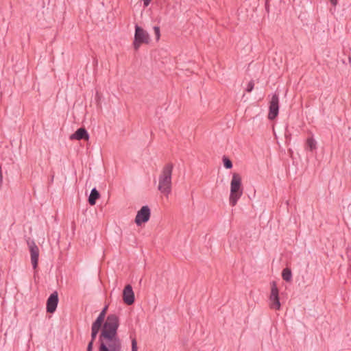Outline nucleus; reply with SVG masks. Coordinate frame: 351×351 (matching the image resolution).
<instances>
[{
  "instance_id": "f257e3e1",
  "label": "nucleus",
  "mask_w": 351,
  "mask_h": 351,
  "mask_svg": "<svg viewBox=\"0 0 351 351\" xmlns=\"http://www.w3.org/2000/svg\"><path fill=\"white\" fill-rule=\"evenodd\" d=\"M119 318L115 314L107 316L99 336V351H122V341L117 334Z\"/></svg>"
},
{
  "instance_id": "f03ea898",
  "label": "nucleus",
  "mask_w": 351,
  "mask_h": 351,
  "mask_svg": "<svg viewBox=\"0 0 351 351\" xmlns=\"http://www.w3.org/2000/svg\"><path fill=\"white\" fill-rule=\"evenodd\" d=\"M173 165L171 162L165 165L158 178V189L166 196L171 192V178Z\"/></svg>"
},
{
  "instance_id": "7ed1b4c3",
  "label": "nucleus",
  "mask_w": 351,
  "mask_h": 351,
  "mask_svg": "<svg viewBox=\"0 0 351 351\" xmlns=\"http://www.w3.org/2000/svg\"><path fill=\"white\" fill-rule=\"evenodd\" d=\"M242 195L241 177L239 173H234L230 182V204L232 206H235Z\"/></svg>"
},
{
  "instance_id": "20e7f679",
  "label": "nucleus",
  "mask_w": 351,
  "mask_h": 351,
  "mask_svg": "<svg viewBox=\"0 0 351 351\" xmlns=\"http://www.w3.org/2000/svg\"><path fill=\"white\" fill-rule=\"evenodd\" d=\"M149 41L150 36L148 32L141 27L136 25L134 38L133 41V47L134 49L138 50L142 45H147Z\"/></svg>"
},
{
  "instance_id": "39448f33",
  "label": "nucleus",
  "mask_w": 351,
  "mask_h": 351,
  "mask_svg": "<svg viewBox=\"0 0 351 351\" xmlns=\"http://www.w3.org/2000/svg\"><path fill=\"white\" fill-rule=\"evenodd\" d=\"M269 113L268 119L269 120L275 119L279 112V94L277 92L274 93L271 96L269 95Z\"/></svg>"
},
{
  "instance_id": "423d86ee",
  "label": "nucleus",
  "mask_w": 351,
  "mask_h": 351,
  "mask_svg": "<svg viewBox=\"0 0 351 351\" xmlns=\"http://www.w3.org/2000/svg\"><path fill=\"white\" fill-rule=\"evenodd\" d=\"M270 306L271 308L278 310L280 308V303L278 296V289L275 281H273L271 285V294H270Z\"/></svg>"
},
{
  "instance_id": "0eeeda50",
  "label": "nucleus",
  "mask_w": 351,
  "mask_h": 351,
  "mask_svg": "<svg viewBox=\"0 0 351 351\" xmlns=\"http://www.w3.org/2000/svg\"><path fill=\"white\" fill-rule=\"evenodd\" d=\"M150 209L148 206H143L136 214L135 217V223L140 226L143 223L149 221L150 217Z\"/></svg>"
},
{
  "instance_id": "6e6552de",
  "label": "nucleus",
  "mask_w": 351,
  "mask_h": 351,
  "mask_svg": "<svg viewBox=\"0 0 351 351\" xmlns=\"http://www.w3.org/2000/svg\"><path fill=\"white\" fill-rule=\"evenodd\" d=\"M58 304V294L57 291L52 293L47 300V312L53 313L56 311Z\"/></svg>"
},
{
  "instance_id": "1a4fd4ad",
  "label": "nucleus",
  "mask_w": 351,
  "mask_h": 351,
  "mask_svg": "<svg viewBox=\"0 0 351 351\" xmlns=\"http://www.w3.org/2000/svg\"><path fill=\"white\" fill-rule=\"evenodd\" d=\"M134 293L130 285H127L123 291V300L127 305H132L134 302Z\"/></svg>"
},
{
  "instance_id": "9d476101",
  "label": "nucleus",
  "mask_w": 351,
  "mask_h": 351,
  "mask_svg": "<svg viewBox=\"0 0 351 351\" xmlns=\"http://www.w3.org/2000/svg\"><path fill=\"white\" fill-rule=\"evenodd\" d=\"M29 250L31 254V261L34 269H36L38 265V256H39V249L38 246L32 242L29 244Z\"/></svg>"
},
{
  "instance_id": "9b49d317",
  "label": "nucleus",
  "mask_w": 351,
  "mask_h": 351,
  "mask_svg": "<svg viewBox=\"0 0 351 351\" xmlns=\"http://www.w3.org/2000/svg\"><path fill=\"white\" fill-rule=\"evenodd\" d=\"M89 138V134L87 130L84 128H80L77 129L75 133L70 136V139L73 140H88Z\"/></svg>"
},
{
  "instance_id": "f8f14e48",
  "label": "nucleus",
  "mask_w": 351,
  "mask_h": 351,
  "mask_svg": "<svg viewBox=\"0 0 351 351\" xmlns=\"http://www.w3.org/2000/svg\"><path fill=\"white\" fill-rule=\"evenodd\" d=\"M100 197L99 192L96 189V188H93L90 193L88 197V203L91 206H94L96 204L97 200Z\"/></svg>"
},
{
  "instance_id": "ddd939ff",
  "label": "nucleus",
  "mask_w": 351,
  "mask_h": 351,
  "mask_svg": "<svg viewBox=\"0 0 351 351\" xmlns=\"http://www.w3.org/2000/svg\"><path fill=\"white\" fill-rule=\"evenodd\" d=\"M282 277L284 280L286 282H290L292 278L291 271L289 268H285L282 270Z\"/></svg>"
},
{
  "instance_id": "4468645a",
  "label": "nucleus",
  "mask_w": 351,
  "mask_h": 351,
  "mask_svg": "<svg viewBox=\"0 0 351 351\" xmlns=\"http://www.w3.org/2000/svg\"><path fill=\"white\" fill-rule=\"evenodd\" d=\"M306 145L311 151L316 148V141L313 138H308L306 141Z\"/></svg>"
},
{
  "instance_id": "2eb2a0df",
  "label": "nucleus",
  "mask_w": 351,
  "mask_h": 351,
  "mask_svg": "<svg viewBox=\"0 0 351 351\" xmlns=\"http://www.w3.org/2000/svg\"><path fill=\"white\" fill-rule=\"evenodd\" d=\"M223 165L226 169H231L232 167V161L227 157L223 156Z\"/></svg>"
},
{
  "instance_id": "dca6fc26",
  "label": "nucleus",
  "mask_w": 351,
  "mask_h": 351,
  "mask_svg": "<svg viewBox=\"0 0 351 351\" xmlns=\"http://www.w3.org/2000/svg\"><path fill=\"white\" fill-rule=\"evenodd\" d=\"M154 34H155L156 40L157 41L159 40L160 37V32L159 27L155 26L154 27Z\"/></svg>"
},
{
  "instance_id": "f3484780",
  "label": "nucleus",
  "mask_w": 351,
  "mask_h": 351,
  "mask_svg": "<svg viewBox=\"0 0 351 351\" xmlns=\"http://www.w3.org/2000/svg\"><path fill=\"white\" fill-rule=\"evenodd\" d=\"M104 319L101 318V317H97L95 321L93 323V324L101 326L104 322Z\"/></svg>"
},
{
  "instance_id": "a211bd4d",
  "label": "nucleus",
  "mask_w": 351,
  "mask_h": 351,
  "mask_svg": "<svg viewBox=\"0 0 351 351\" xmlns=\"http://www.w3.org/2000/svg\"><path fill=\"white\" fill-rule=\"evenodd\" d=\"M137 341L135 338L132 339V351H137Z\"/></svg>"
},
{
  "instance_id": "6ab92c4d",
  "label": "nucleus",
  "mask_w": 351,
  "mask_h": 351,
  "mask_svg": "<svg viewBox=\"0 0 351 351\" xmlns=\"http://www.w3.org/2000/svg\"><path fill=\"white\" fill-rule=\"evenodd\" d=\"M101 326H99L93 324L92 327H91V330L93 331V332H96L98 334L99 330L101 329Z\"/></svg>"
},
{
  "instance_id": "aec40b11",
  "label": "nucleus",
  "mask_w": 351,
  "mask_h": 351,
  "mask_svg": "<svg viewBox=\"0 0 351 351\" xmlns=\"http://www.w3.org/2000/svg\"><path fill=\"white\" fill-rule=\"evenodd\" d=\"M107 309H108V306H106L102 309V311L100 312V313H99V317H101V318L104 319V318H105V316H106V314Z\"/></svg>"
},
{
  "instance_id": "412c9836",
  "label": "nucleus",
  "mask_w": 351,
  "mask_h": 351,
  "mask_svg": "<svg viewBox=\"0 0 351 351\" xmlns=\"http://www.w3.org/2000/svg\"><path fill=\"white\" fill-rule=\"evenodd\" d=\"M93 341H90L88 343L86 351H93Z\"/></svg>"
},
{
  "instance_id": "4be33fe9",
  "label": "nucleus",
  "mask_w": 351,
  "mask_h": 351,
  "mask_svg": "<svg viewBox=\"0 0 351 351\" xmlns=\"http://www.w3.org/2000/svg\"><path fill=\"white\" fill-rule=\"evenodd\" d=\"M97 333L93 332V331L91 330V340L90 341H93L95 340Z\"/></svg>"
},
{
  "instance_id": "5701e85b",
  "label": "nucleus",
  "mask_w": 351,
  "mask_h": 351,
  "mask_svg": "<svg viewBox=\"0 0 351 351\" xmlns=\"http://www.w3.org/2000/svg\"><path fill=\"white\" fill-rule=\"evenodd\" d=\"M3 184V173L1 171V167L0 166V187H1Z\"/></svg>"
},
{
  "instance_id": "b1692460",
  "label": "nucleus",
  "mask_w": 351,
  "mask_h": 351,
  "mask_svg": "<svg viewBox=\"0 0 351 351\" xmlns=\"http://www.w3.org/2000/svg\"><path fill=\"white\" fill-rule=\"evenodd\" d=\"M143 4L145 7H147L151 2L152 0H143Z\"/></svg>"
},
{
  "instance_id": "393cba45",
  "label": "nucleus",
  "mask_w": 351,
  "mask_h": 351,
  "mask_svg": "<svg viewBox=\"0 0 351 351\" xmlns=\"http://www.w3.org/2000/svg\"><path fill=\"white\" fill-rule=\"evenodd\" d=\"M330 1L331 4L333 5L334 6H336L337 4V0H330Z\"/></svg>"
},
{
  "instance_id": "a878e982",
  "label": "nucleus",
  "mask_w": 351,
  "mask_h": 351,
  "mask_svg": "<svg viewBox=\"0 0 351 351\" xmlns=\"http://www.w3.org/2000/svg\"><path fill=\"white\" fill-rule=\"evenodd\" d=\"M252 90V89H251V88L247 89V92H251Z\"/></svg>"
},
{
  "instance_id": "bb28decb",
  "label": "nucleus",
  "mask_w": 351,
  "mask_h": 351,
  "mask_svg": "<svg viewBox=\"0 0 351 351\" xmlns=\"http://www.w3.org/2000/svg\"><path fill=\"white\" fill-rule=\"evenodd\" d=\"M53 176H52V178H51V180L53 181Z\"/></svg>"
}]
</instances>
